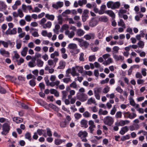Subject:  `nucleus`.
I'll return each mask as SVG.
<instances>
[{
  "instance_id": "1",
  "label": "nucleus",
  "mask_w": 147,
  "mask_h": 147,
  "mask_svg": "<svg viewBox=\"0 0 147 147\" xmlns=\"http://www.w3.org/2000/svg\"><path fill=\"white\" fill-rule=\"evenodd\" d=\"M3 131L1 132L2 135H6L10 130V123L6 122L2 125Z\"/></svg>"
},
{
  "instance_id": "63",
  "label": "nucleus",
  "mask_w": 147,
  "mask_h": 147,
  "mask_svg": "<svg viewBox=\"0 0 147 147\" xmlns=\"http://www.w3.org/2000/svg\"><path fill=\"white\" fill-rule=\"evenodd\" d=\"M142 133L144 136H147V132L144 130H140L138 133V134H140L141 133Z\"/></svg>"
},
{
  "instance_id": "26",
  "label": "nucleus",
  "mask_w": 147,
  "mask_h": 147,
  "mask_svg": "<svg viewBox=\"0 0 147 147\" xmlns=\"http://www.w3.org/2000/svg\"><path fill=\"white\" fill-rule=\"evenodd\" d=\"M99 20L101 22H106L108 21V19L107 16H102L99 18Z\"/></svg>"
},
{
  "instance_id": "27",
  "label": "nucleus",
  "mask_w": 147,
  "mask_h": 147,
  "mask_svg": "<svg viewBox=\"0 0 147 147\" xmlns=\"http://www.w3.org/2000/svg\"><path fill=\"white\" fill-rule=\"evenodd\" d=\"M45 17L48 19L53 21L55 18V16L53 15H50L49 14H46L45 15Z\"/></svg>"
},
{
  "instance_id": "52",
  "label": "nucleus",
  "mask_w": 147,
  "mask_h": 147,
  "mask_svg": "<svg viewBox=\"0 0 147 147\" xmlns=\"http://www.w3.org/2000/svg\"><path fill=\"white\" fill-rule=\"evenodd\" d=\"M69 87L70 88H72L76 89L77 88V85L76 83L75 82H73L69 85Z\"/></svg>"
},
{
  "instance_id": "13",
  "label": "nucleus",
  "mask_w": 147,
  "mask_h": 147,
  "mask_svg": "<svg viewBox=\"0 0 147 147\" xmlns=\"http://www.w3.org/2000/svg\"><path fill=\"white\" fill-rule=\"evenodd\" d=\"M16 33L17 29L16 28H14L11 30H10L9 28H8L5 32L6 34L7 35L15 34Z\"/></svg>"
},
{
  "instance_id": "42",
  "label": "nucleus",
  "mask_w": 147,
  "mask_h": 147,
  "mask_svg": "<svg viewBox=\"0 0 147 147\" xmlns=\"http://www.w3.org/2000/svg\"><path fill=\"white\" fill-rule=\"evenodd\" d=\"M58 23L60 24H62L63 23V19L62 16L60 15L57 17Z\"/></svg>"
},
{
  "instance_id": "45",
  "label": "nucleus",
  "mask_w": 147,
  "mask_h": 147,
  "mask_svg": "<svg viewBox=\"0 0 147 147\" xmlns=\"http://www.w3.org/2000/svg\"><path fill=\"white\" fill-rule=\"evenodd\" d=\"M87 3V0H80L78 1L79 5L80 6H82L83 4H85Z\"/></svg>"
},
{
  "instance_id": "15",
  "label": "nucleus",
  "mask_w": 147,
  "mask_h": 147,
  "mask_svg": "<svg viewBox=\"0 0 147 147\" xmlns=\"http://www.w3.org/2000/svg\"><path fill=\"white\" fill-rule=\"evenodd\" d=\"M65 62L63 60H61L59 63V66L57 68L58 69H63L65 66Z\"/></svg>"
},
{
  "instance_id": "3",
  "label": "nucleus",
  "mask_w": 147,
  "mask_h": 147,
  "mask_svg": "<svg viewBox=\"0 0 147 147\" xmlns=\"http://www.w3.org/2000/svg\"><path fill=\"white\" fill-rule=\"evenodd\" d=\"M103 121L105 125L111 126L114 123V119L111 117L107 116L104 118Z\"/></svg>"
},
{
  "instance_id": "20",
  "label": "nucleus",
  "mask_w": 147,
  "mask_h": 147,
  "mask_svg": "<svg viewBox=\"0 0 147 147\" xmlns=\"http://www.w3.org/2000/svg\"><path fill=\"white\" fill-rule=\"evenodd\" d=\"M128 130V128L127 126H125L123 127L121 129V130L120 131V133L123 135L125 134V133L127 132Z\"/></svg>"
},
{
  "instance_id": "10",
  "label": "nucleus",
  "mask_w": 147,
  "mask_h": 147,
  "mask_svg": "<svg viewBox=\"0 0 147 147\" xmlns=\"http://www.w3.org/2000/svg\"><path fill=\"white\" fill-rule=\"evenodd\" d=\"M98 23V20L95 18H93L90 21L89 23V25L93 27L96 26Z\"/></svg>"
},
{
  "instance_id": "41",
  "label": "nucleus",
  "mask_w": 147,
  "mask_h": 147,
  "mask_svg": "<svg viewBox=\"0 0 147 147\" xmlns=\"http://www.w3.org/2000/svg\"><path fill=\"white\" fill-rule=\"evenodd\" d=\"M129 100L130 105L131 106H134L136 105V103L132 97H130L129 98Z\"/></svg>"
},
{
  "instance_id": "58",
  "label": "nucleus",
  "mask_w": 147,
  "mask_h": 147,
  "mask_svg": "<svg viewBox=\"0 0 147 147\" xmlns=\"http://www.w3.org/2000/svg\"><path fill=\"white\" fill-rule=\"evenodd\" d=\"M84 54L83 53H81L80 54V57L79 59L80 61H84Z\"/></svg>"
},
{
  "instance_id": "62",
  "label": "nucleus",
  "mask_w": 147,
  "mask_h": 147,
  "mask_svg": "<svg viewBox=\"0 0 147 147\" xmlns=\"http://www.w3.org/2000/svg\"><path fill=\"white\" fill-rule=\"evenodd\" d=\"M88 124L89 126L96 127V125L94 124V122L92 120H90L89 121Z\"/></svg>"
},
{
  "instance_id": "49",
  "label": "nucleus",
  "mask_w": 147,
  "mask_h": 147,
  "mask_svg": "<svg viewBox=\"0 0 147 147\" xmlns=\"http://www.w3.org/2000/svg\"><path fill=\"white\" fill-rule=\"evenodd\" d=\"M16 61H17V64L18 65H20L24 62V60L23 58H20L19 60L16 59Z\"/></svg>"
},
{
  "instance_id": "14",
  "label": "nucleus",
  "mask_w": 147,
  "mask_h": 147,
  "mask_svg": "<svg viewBox=\"0 0 147 147\" xmlns=\"http://www.w3.org/2000/svg\"><path fill=\"white\" fill-rule=\"evenodd\" d=\"M113 57L116 61H122L124 59V57L121 55H113Z\"/></svg>"
},
{
  "instance_id": "61",
  "label": "nucleus",
  "mask_w": 147,
  "mask_h": 147,
  "mask_svg": "<svg viewBox=\"0 0 147 147\" xmlns=\"http://www.w3.org/2000/svg\"><path fill=\"white\" fill-rule=\"evenodd\" d=\"M71 68H69L66 70V75H65V77H67L69 76V75L70 73L71 74Z\"/></svg>"
},
{
  "instance_id": "30",
  "label": "nucleus",
  "mask_w": 147,
  "mask_h": 147,
  "mask_svg": "<svg viewBox=\"0 0 147 147\" xmlns=\"http://www.w3.org/2000/svg\"><path fill=\"white\" fill-rule=\"evenodd\" d=\"M52 25L51 22L50 21L48 22L46 24L43 25V27L44 28H50Z\"/></svg>"
},
{
  "instance_id": "54",
  "label": "nucleus",
  "mask_w": 147,
  "mask_h": 147,
  "mask_svg": "<svg viewBox=\"0 0 147 147\" xmlns=\"http://www.w3.org/2000/svg\"><path fill=\"white\" fill-rule=\"evenodd\" d=\"M123 114L125 118L130 119V113L129 112H124L123 113Z\"/></svg>"
},
{
  "instance_id": "2",
  "label": "nucleus",
  "mask_w": 147,
  "mask_h": 147,
  "mask_svg": "<svg viewBox=\"0 0 147 147\" xmlns=\"http://www.w3.org/2000/svg\"><path fill=\"white\" fill-rule=\"evenodd\" d=\"M78 136L80 138L82 142H88V140L86 138L88 136V133L87 131H80L78 133Z\"/></svg>"
},
{
  "instance_id": "12",
  "label": "nucleus",
  "mask_w": 147,
  "mask_h": 147,
  "mask_svg": "<svg viewBox=\"0 0 147 147\" xmlns=\"http://www.w3.org/2000/svg\"><path fill=\"white\" fill-rule=\"evenodd\" d=\"M0 53L2 55L5 57H9V53L3 49L2 48L0 49Z\"/></svg>"
},
{
  "instance_id": "46",
  "label": "nucleus",
  "mask_w": 147,
  "mask_h": 147,
  "mask_svg": "<svg viewBox=\"0 0 147 147\" xmlns=\"http://www.w3.org/2000/svg\"><path fill=\"white\" fill-rule=\"evenodd\" d=\"M122 116V113L121 111H118L117 112L115 115V117L117 119L121 118Z\"/></svg>"
},
{
  "instance_id": "21",
  "label": "nucleus",
  "mask_w": 147,
  "mask_h": 147,
  "mask_svg": "<svg viewBox=\"0 0 147 147\" xmlns=\"http://www.w3.org/2000/svg\"><path fill=\"white\" fill-rule=\"evenodd\" d=\"M129 123V121L127 120H121L118 123L117 125L123 126L125 124H127Z\"/></svg>"
},
{
  "instance_id": "22",
  "label": "nucleus",
  "mask_w": 147,
  "mask_h": 147,
  "mask_svg": "<svg viewBox=\"0 0 147 147\" xmlns=\"http://www.w3.org/2000/svg\"><path fill=\"white\" fill-rule=\"evenodd\" d=\"M117 23L118 25L119 26H121L122 27H123L124 28H126L125 23L122 19H120L119 20L118 22Z\"/></svg>"
},
{
  "instance_id": "55",
  "label": "nucleus",
  "mask_w": 147,
  "mask_h": 147,
  "mask_svg": "<svg viewBox=\"0 0 147 147\" xmlns=\"http://www.w3.org/2000/svg\"><path fill=\"white\" fill-rule=\"evenodd\" d=\"M110 88V87H109L108 86H107L103 89V92L105 94L107 93L109 91Z\"/></svg>"
},
{
  "instance_id": "59",
  "label": "nucleus",
  "mask_w": 147,
  "mask_h": 147,
  "mask_svg": "<svg viewBox=\"0 0 147 147\" xmlns=\"http://www.w3.org/2000/svg\"><path fill=\"white\" fill-rule=\"evenodd\" d=\"M47 20L45 18H43L39 22V23L42 26H43V25H44V23H45Z\"/></svg>"
},
{
  "instance_id": "43",
  "label": "nucleus",
  "mask_w": 147,
  "mask_h": 147,
  "mask_svg": "<svg viewBox=\"0 0 147 147\" xmlns=\"http://www.w3.org/2000/svg\"><path fill=\"white\" fill-rule=\"evenodd\" d=\"M67 124V121L65 120L64 121H62L60 123V126L61 127H65Z\"/></svg>"
},
{
  "instance_id": "56",
  "label": "nucleus",
  "mask_w": 147,
  "mask_h": 147,
  "mask_svg": "<svg viewBox=\"0 0 147 147\" xmlns=\"http://www.w3.org/2000/svg\"><path fill=\"white\" fill-rule=\"evenodd\" d=\"M116 111H117L116 108V107H115V106H114L113 107L112 109H111V111L110 114L112 115H114L115 114Z\"/></svg>"
},
{
  "instance_id": "64",
  "label": "nucleus",
  "mask_w": 147,
  "mask_h": 147,
  "mask_svg": "<svg viewBox=\"0 0 147 147\" xmlns=\"http://www.w3.org/2000/svg\"><path fill=\"white\" fill-rule=\"evenodd\" d=\"M116 90L118 92L120 93H122L123 92V90L121 88V87L120 86H118L116 88Z\"/></svg>"
},
{
  "instance_id": "51",
  "label": "nucleus",
  "mask_w": 147,
  "mask_h": 147,
  "mask_svg": "<svg viewBox=\"0 0 147 147\" xmlns=\"http://www.w3.org/2000/svg\"><path fill=\"white\" fill-rule=\"evenodd\" d=\"M26 78L27 79L29 80L31 78L34 79H36V77L34 75H32L31 74H29L26 76Z\"/></svg>"
},
{
  "instance_id": "53",
  "label": "nucleus",
  "mask_w": 147,
  "mask_h": 147,
  "mask_svg": "<svg viewBox=\"0 0 147 147\" xmlns=\"http://www.w3.org/2000/svg\"><path fill=\"white\" fill-rule=\"evenodd\" d=\"M18 16L21 18H22L24 16V14L22 12V10L20 9H19L18 10Z\"/></svg>"
},
{
  "instance_id": "40",
  "label": "nucleus",
  "mask_w": 147,
  "mask_h": 147,
  "mask_svg": "<svg viewBox=\"0 0 147 147\" xmlns=\"http://www.w3.org/2000/svg\"><path fill=\"white\" fill-rule=\"evenodd\" d=\"M44 64L43 61L41 60L37 59V66L39 67H42Z\"/></svg>"
},
{
  "instance_id": "39",
  "label": "nucleus",
  "mask_w": 147,
  "mask_h": 147,
  "mask_svg": "<svg viewBox=\"0 0 147 147\" xmlns=\"http://www.w3.org/2000/svg\"><path fill=\"white\" fill-rule=\"evenodd\" d=\"M62 100L65 99L66 97V96L67 95L68 92H67L65 90L63 91L62 92Z\"/></svg>"
},
{
  "instance_id": "7",
  "label": "nucleus",
  "mask_w": 147,
  "mask_h": 147,
  "mask_svg": "<svg viewBox=\"0 0 147 147\" xmlns=\"http://www.w3.org/2000/svg\"><path fill=\"white\" fill-rule=\"evenodd\" d=\"M101 89L100 88H96L94 89V94L97 100L100 99V94Z\"/></svg>"
},
{
  "instance_id": "11",
  "label": "nucleus",
  "mask_w": 147,
  "mask_h": 147,
  "mask_svg": "<svg viewBox=\"0 0 147 147\" xmlns=\"http://www.w3.org/2000/svg\"><path fill=\"white\" fill-rule=\"evenodd\" d=\"M95 34L94 33H90L89 34L85 35L84 36V38L86 40H93L95 38Z\"/></svg>"
},
{
  "instance_id": "48",
  "label": "nucleus",
  "mask_w": 147,
  "mask_h": 147,
  "mask_svg": "<svg viewBox=\"0 0 147 147\" xmlns=\"http://www.w3.org/2000/svg\"><path fill=\"white\" fill-rule=\"evenodd\" d=\"M138 45L139 47L140 48H143L144 45V42L141 40H139Z\"/></svg>"
},
{
  "instance_id": "28",
  "label": "nucleus",
  "mask_w": 147,
  "mask_h": 147,
  "mask_svg": "<svg viewBox=\"0 0 147 147\" xmlns=\"http://www.w3.org/2000/svg\"><path fill=\"white\" fill-rule=\"evenodd\" d=\"M107 6L108 8H111L113 9L114 6V2L112 1H109L107 4Z\"/></svg>"
},
{
  "instance_id": "17",
  "label": "nucleus",
  "mask_w": 147,
  "mask_h": 147,
  "mask_svg": "<svg viewBox=\"0 0 147 147\" xmlns=\"http://www.w3.org/2000/svg\"><path fill=\"white\" fill-rule=\"evenodd\" d=\"M98 114L99 115H107L108 114V111L106 110H103L101 109L99 110Z\"/></svg>"
},
{
  "instance_id": "33",
  "label": "nucleus",
  "mask_w": 147,
  "mask_h": 147,
  "mask_svg": "<svg viewBox=\"0 0 147 147\" xmlns=\"http://www.w3.org/2000/svg\"><path fill=\"white\" fill-rule=\"evenodd\" d=\"M22 41L21 40H18L16 41V48L18 49H20L22 46Z\"/></svg>"
},
{
  "instance_id": "36",
  "label": "nucleus",
  "mask_w": 147,
  "mask_h": 147,
  "mask_svg": "<svg viewBox=\"0 0 147 147\" xmlns=\"http://www.w3.org/2000/svg\"><path fill=\"white\" fill-rule=\"evenodd\" d=\"M96 103V101L94 98H91L89 99L87 102V103L88 104H91L92 103L94 104Z\"/></svg>"
},
{
  "instance_id": "6",
  "label": "nucleus",
  "mask_w": 147,
  "mask_h": 147,
  "mask_svg": "<svg viewBox=\"0 0 147 147\" xmlns=\"http://www.w3.org/2000/svg\"><path fill=\"white\" fill-rule=\"evenodd\" d=\"M77 97L78 100L82 102L86 101L88 98L87 95L83 93H81L78 94L77 95Z\"/></svg>"
},
{
  "instance_id": "31",
  "label": "nucleus",
  "mask_w": 147,
  "mask_h": 147,
  "mask_svg": "<svg viewBox=\"0 0 147 147\" xmlns=\"http://www.w3.org/2000/svg\"><path fill=\"white\" fill-rule=\"evenodd\" d=\"M113 60L111 58H109L107 60L103 62V64L105 65H109L113 62Z\"/></svg>"
},
{
  "instance_id": "60",
  "label": "nucleus",
  "mask_w": 147,
  "mask_h": 147,
  "mask_svg": "<svg viewBox=\"0 0 147 147\" xmlns=\"http://www.w3.org/2000/svg\"><path fill=\"white\" fill-rule=\"evenodd\" d=\"M96 57L94 55L90 56L89 57V60L90 61H95Z\"/></svg>"
},
{
  "instance_id": "8",
  "label": "nucleus",
  "mask_w": 147,
  "mask_h": 147,
  "mask_svg": "<svg viewBox=\"0 0 147 147\" xmlns=\"http://www.w3.org/2000/svg\"><path fill=\"white\" fill-rule=\"evenodd\" d=\"M64 3L63 2L58 1L55 3L53 4L52 6L55 9H58L59 8L62 7Z\"/></svg>"
},
{
  "instance_id": "50",
  "label": "nucleus",
  "mask_w": 147,
  "mask_h": 147,
  "mask_svg": "<svg viewBox=\"0 0 147 147\" xmlns=\"http://www.w3.org/2000/svg\"><path fill=\"white\" fill-rule=\"evenodd\" d=\"M48 64L51 66V67H54L55 66V65H54V63L52 59H50L48 61Z\"/></svg>"
},
{
  "instance_id": "9",
  "label": "nucleus",
  "mask_w": 147,
  "mask_h": 147,
  "mask_svg": "<svg viewBox=\"0 0 147 147\" xmlns=\"http://www.w3.org/2000/svg\"><path fill=\"white\" fill-rule=\"evenodd\" d=\"M36 53L34 57L32 58L31 61L29 62L28 63V66L30 67H33L36 65L35 61L36 59L37 56L36 57Z\"/></svg>"
},
{
  "instance_id": "32",
  "label": "nucleus",
  "mask_w": 147,
  "mask_h": 147,
  "mask_svg": "<svg viewBox=\"0 0 147 147\" xmlns=\"http://www.w3.org/2000/svg\"><path fill=\"white\" fill-rule=\"evenodd\" d=\"M126 10L124 9H120L118 12V15L120 17H121L122 15H124V13H126Z\"/></svg>"
},
{
  "instance_id": "23",
  "label": "nucleus",
  "mask_w": 147,
  "mask_h": 147,
  "mask_svg": "<svg viewBox=\"0 0 147 147\" xmlns=\"http://www.w3.org/2000/svg\"><path fill=\"white\" fill-rule=\"evenodd\" d=\"M28 51V48L27 47H24L22 51L21 52V55L24 57L25 56Z\"/></svg>"
},
{
  "instance_id": "44",
  "label": "nucleus",
  "mask_w": 147,
  "mask_h": 147,
  "mask_svg": "<svg viewBox=\"0 0 147 147\" xmlns=\"http://www.w3.org/2000/svg\"><path fill=\"white\" fill-rule=\"evenodd\" d=\"M130 137V136L129 134L125 136H123L121 138V141H123L127 140H128L129 139Z\"/></svg>"
},
{
  "instance_id": "35",
  "label": "nucleus",
  "mask_w": 147,
  "mask_h": 147,
  "mask_svg": "<svg viewBox=\"0 0 147 147\" xmlns=\"http://www.w3.org/2000/svg\"><path fill=\"white\" fill-rule=\"evenodd\" d=\"M59 53L57 51H55L53 53H51L50 55L51 58L52 59L55 58V57L59 56Z\"/></svg>"
},
{
  "instance_id": "16",
  "label": "nucleus",
  "mask_w": 147,
  "mask_h": 147,
  "mask_svg": "<svg viewBox=\"0 0 147 147\" xmlns=\"http://www.w3.org/2000/svg\"><path fill=\"white\" fill-rule=\"evenodd\" d=\"M88 121L85 119H82L80 121V124L82 127L87 128L88 126L87 124Z\"/></svg>"
},
{
  "instance_id": "37",
  "label": "nucleus",
  "mask_w": 147,
  "mask_h": 147,
  "mask_svg": "<svg viewBox=\"0 0 147 147\" xmlns=\"http://www.w3.org/2000/svg\"><path fill=\"white\" fill-rule=\"evenodd\" d=\"M76 69L78 72L81 73H82L83 71V68L82 66H76Z\"/></svg>"
},
{
  "instance_id": "25",
  "label": "nucleus",
  "mask_w": 147,
  "mask_h": 147,
  "mask_svg": "<svg viewBox=\"0 0 147 147\" xmlns=\"http://www.w3.org/2000/svg\"><path fill=\"white\" fill-rule=\"evenodd\" d=\"M7 7V5L4 2L0 1V11L6 8Z\"/></svg>"
},
{
  "instance_id": "29",
  "label": "nucleus",
  "mask_w": 147,
  "mask_h": 147,
  "mask_svg": "<svg viewBox=\"0 0 147 147\" xmlns=\"http://www.w3.org/2000/svg\"><path fill=\"white\" fill-rule=\"evenodd\" d=\"M85 32L81 29H78L77 32V34L79 36H83L85 33Z\"/></svg>"
},
{
  "instance_id": "5",
  "label": "nucleus",
  "mask_w": 147,
  "mask_h": 147,
  "mask_svg": "<svg viewBox=\"0 0 147 147\" xmlns=\"http://www.w3.org/2000/svg\"><path fill=\"white\" fill-rule=\"evenodd\" d=\"M77 40L79 42V46L81 47H84L85 48H86L89 45V44L87 41L84 40L82 39L78 38Z\"/></svg>"
},
{
  "instance_id": "18",
  "label": "nucleus",
  "mask_w": 147,
  "mask_h": 147,
  "mask_svg": "<svg viewBox=\"0 0 147 147\" xmlns=\"http://www.w3.org/2000/svg\"><path fill=\"white\" fill-rule=\"evenodd\" d=\"M62 80L64 83L67 84H68L69 82H70L72 81V80L70 76H69L68 77H67L63 78L62 79Z\"/></svg>"
},
{
  "instance_id": "47",
  "label": "nucleus",
  "mask_w": 147,
  "mask_h": 147,
  "mask_svg": "<svg viewBox=\"0 0 147 147\" xmlns=\"http://www.w3.org/2000/svg\"><path fill=\"white\" fill-rule=\"evenodd\" d=\"M83 115L84 117L88 118L90 117L91 114L88 111H86L83 113Z\"/></svg>"
},
{
  "instance_id": "57",
  "label": "nucleus",
  "mask_w": 147,
  "mask_h": 147,
  "mask_svg": "<svg viewBox=\"0 0 147 147\" xmlns=\"http://www.w3.org/2000/svg\"><path fill=\"white\" fill-rule=\"evenodd\" d=\"M1 45H3L4 47L7 48L8 47V40L7 42L1 40Z\"/></svg>"
},
{
  "instance_id": "4",
  "label": "nucleus",
  "mask_w": 147,
  "mask_h": 147,
  "mask_svg": "<svg viewBox=\"0 0 147 147\" xmlns=\"http://www.w3.org/2000/svg\"><path fill=\"white\" fill-rule=\"evenodd\" d=\"M67 48L74 51L76 54L78 53L80 51V49H78V47L77 45L75 43H71L69 44Z\"/></svg>"
},
{
  "instance_id": "34",
  "label": "nucleus",
  "mask_w": 147,
  "mask_h": 147,
  "mask_svg": "<svg viewBox=\"0 0 147 147\" xmlns=\"http://www.w3.org/2000/svg\"><path fill=\"white\" fill-rule=\"evenodd\" d=\"M120 5V3L119 1L114 2L113 9L119 8Z\"/></svg>"
},
{
  "instance_id": "24",
  "label": "nucleus",
  "mask_w": 147,
  "mask_h": 147,
  "mask_svg": "<svg viewBox=\"0 0 147 147\" xmlns=\"http://www.w3.org/2000/svg\"><path fill=\"white\" fill-rule=\"evenodd\" d=\"M13 121L17 123H20L22 122L23 121V119L20 117H14L13 119Z\"/></svg>"
},
{
  "instance_id": "19",
  "label": "nucleus",
  "mask_w": 147,
  "mask_h": 147,
  "mask_svg": "<svg viewBox=\"0 0 147 147\" xmlns=\"http://www.w3.org/2000/svg\"><path fill=\"white\" fill-rule=\"evenodd\" d=\"M105 12L112 18H115V14L111 10H107Z\"/></svg>"
},
{
  "instance_id": "38",
  "label": "nucleus",
  "mask_w": 147,
  "mask_h": 147,
  "mask_svg": "<svg viewBox=\"0 0 147 147\" xmlns=\"http://www.w3.org/2000/svg\"><path fill=\"white\" fill-rule=\"evenodd\" d=\"M54 143L57 145H59L62 143V140L59 139H55L54 140Z\"/></svg>"
}]
</instances>
